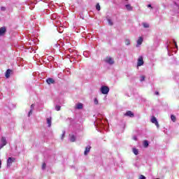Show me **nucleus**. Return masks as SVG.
Here are the masks:
<instances>
[{"instance_id": "f257e3e1", "label": "nucleus", "mask_w": 179, "mask_h": 179, "mask_svg": "<svg viewBox=\"0 0 179 179\" xmlns=\"http://www.w3.org/2000/svg\"><path fill=\"white\" fill-rule=\"evenodd\" d=\"M104 61L105 62H106V64H109V65H113L114 64V62H115L114 59L111 57H106Z\"/></svg>"}, {"instance_id": "f03ea898", "label": "nucleus", "mask_w": 179, "mask_h": 179, "mask_svg": "<svg viewBox=\"0 0 179 179\" xmlns=\"http://www.w3.org/2000/svg\"><path fill=\"white\" fill-rule=\"evenodd\" d=\"M15 162H16V158L8 157L7 160V166L10 167V166H11L13 163H15Z\"/></svg>"}, {"instance_id": "7ed1b4c3", "label": "nucleus", "mask_w": 179, "mask_h": 179, "mask_svg": "<svg viewBox=\"0 0 179 179\" xmlns=\"http://www.w3.org/2000/svg\"><path fill=\"white\" fill-rule=\"evenodd\" d=\"M151 122L152 124H155L157 127V128H159V122H157V119L155 116H152L151 117Z\"/></svg>"}, {"instance_id": "20e7f679", "label": "nucleus", "mask_w": 179, "mask_h": 179, "mask_svg": "<svg viewBox=\"0 0 179 179\" xmlns=\"http://www.w3.org/2000/svg\"><path fill=\"white\" fill-rule=\"evenodd\" d=\"M145 62H143V57L142 56L139 57L137 62V66H142Z\"/></svg>"}, {"instance_id": "39448f33", "label": "nucleus", "mask_w": 179, "mask_h": 179, "mask_svg": "<svg viewBox=\"0 0 179 179\" xmlns=\"http://www.w3.org/2000/svg\"><path fill=\"white\" fill-rule=\"evenodd\" d=\"M124 116L125 117H130V118H134V117H135V115L134 114V113H132V111L128 110L127 112H126L124 113Z\"/></svg>"}, {"instance_id": "423d86ee", "label": "nucleus", "mask_w": 179, "mask_h": 179, "mask_svg": "<svg viewBox=\"0 0 179 179\" xmlns=\"http://www.w3.org/2000/svg\"><path fill=\"white\" fill-rule=\"evenodd\" d=\"M6 138L5 137H1V145H0L1 149L3 148V146H6Z\"/></svg>"}, {"instance_id": "0eeeda50", "label": "nucleus", "mask_w": 179, "mask_h": 179, "mask_svg": "<svg viewBox=\"0 0 179 179\" xmlns=\"http://www.w3.org/2000/svg\"><path fill=\"white\" fill-rule=\"evenodd\" d=\"M46 83H48V85H54V83H55V80L48 78L46 79Z\"/></svg>"}, {"instance_id": "6e6552de", "label": "nucleus", "mask_w": 179, "mask_h": 179, "mask_svg": "<svg viewBox=\"0 0 179 179\" xmlns=\"http://www.w3.org/2000/svg\"><path fill=\"white\" fill-rule=\"evenodd\" d=\"M82 108H83V103H78L75 106L76 110H82Z\"/></svg>"}, {"instance_id": "1a4fd4ad", "label": "nucleus", "mask_w": 179, "mask_h": 179, "mask_svg": "<svg viewBox=\"0 0 179 179\" xmlns=\"http://www.w3.org/2000/svg\"><path fill=\"white\" fill-rule=\"evenodd\" d=\"M92 149V147L90 145H88L85 148V150L84 152L85 156H87V153L90 152V150Z\"/></svg>"}, {"instance_id": "9d476101", "label": "nucleus", "mask_w": 179, "mask_h": 179, "mask_svg": "<svg viewBox=\"0 0 179 179\" xmlns=\"http://www.w3.org/2000/svg\"><path fill=\"white\" fill-rule=\"evenodd\" d=\"M5 33H6V28L5 27L0 28V36H3Z\"/></svg>"}, {"instance_id": "9b49d317", "label": "nucleus", "mask_w": 179, "mask_h": 179, "mask_svg": "<svg viewBox=\"0 0 179 179\" xmlns=\"http://www.w3.org/2000/svg\"><path fill=\"white\" fill-rule=\"evenodd\" d=\"M12 72V70L11 69H7L6 72V74H5V76L6 78L8 79L9 78H10V73Z\"/></svg>"}, {"instance_id": "f8f14e48", "label": "nucleus", "mask_w": 179, "mask_h": 179, "mask_svg": "<svg viewBox=\"0 0 179 179\" xmlns=\"http://www.w3.org/2000/svg\"><path fill=\"white\" fill-rule=\"evenodd\" d=\"M125 7H126V9H127L129 11L134 10V7H132V6H131V4H127V5L125 6Z\"/></svg>"}, {"instance_id": "ddd939ff", "label": "nucleus", "mask_w": 179, "mask_h": 179, "mask_svg": "<svg viewBox=\"0 0 179 179\" xmlns=\"http://www.w3.org/2000/svg\"><path fill=\"white\" fill-rule=\"evenodd\" d=\"M142 43H143V38H142V37H139L138 38V41H137V44L138 45H141V44H142Z\"/></svg>"}, {"instance_id": "4468645a", "label": "nucleus", "mask_w": 179, "mask_h": 179, "mask_svg": "<svg viewBox=\"0 0 179 179\" xmlns=\"http://www.w3.org/2000/svg\"><path fill=\"white\" fill-rule=\"evenodd\" d=\"M132 150H133V153L134 154V155H136V156H138V153H139V151L138 150V149H136V148H133L132 149Z\"/></svg>"}, {"instance_id": "2eb2a0df", "label": "nucleus", "mask_w": 179, "mask_h": 179, "mask_svg": "<svg viewBox=\"0 0 179 179\" xmlns=\"http://www.w3.org/2000/svg\"><path fill=\"white\" fill-rule=\"evenodd\" d=\"M70 141L71 142H75L76 141V138L75 137L74 135L71 136Z\"/></svg>"}, {"instance_id": "dca6fc26", "label": "nucleus", "mask_w": 179, "mask_h": 179, "mask_svg": "<svg viewBox=\"0 0 179 179\" xmlns=\"http://www.w3.org/2000/svg\"><path fill=\"white\" fill-rule=\"evenodd\" d=\"M47 124H48V127H51V117L50 118H47Z\"/></svg>"}, {"instance_id": "f3484780", "label": "nucleus", "mask_w": 179, "mask_h": 179, "mask_svg": "<svg viewBox=\"0 0 179 179\" xmlns=\"http://www.w3.org/2000/svg\"><path fill=\"white\" fill-rule=\"evenodd\" d=\"M100 90H110V88L107 86H102Z\"/></svg>"}, {"instance_id": "a211bd4d", "label": "nucleus", "mask_w": 179, "mask_h": 179, "mask_svg": "<svg viewBox=\"0 0 179 179\" xmlns=\"http://www.w3.org/2000/svg\"><path fill=\"white\" fill-rule=\"evenodd\" d=\"M142 25L143 26V27H145V29H149V24L146 22H143Z\"/></svg>"}, {"instance_id": "6ab92c4d", "label": "nucleus", "mask_w": 179, "mask_h": 179, "mask_svg": "<svg viewBox=\"0 0 179 179\" xmlns=\"http://www.w3.org/2000/svg\"><path fill=\"white\" fill-rule=\"evenodd\" d=\"M143 146H144V148H148V146H149V142H148V141H144Z\"/></svg>"}, {"instance_id": "aec40b11", "label": "nucleus", "mask_w": 179, "mask_h": 179, "mask_svg": "<svg viewBox=\"0 0 179 179\" xmlns=\"http://www.w3.org/2000/svg\"><path fill=\"white\" fill-rule=\"evenodd\" d=\"M171 121H173V122H176V117L174 116V115H171Z\"/></svg>"}, {"instance_id": "412c9836", "label": "nucleus", "mask_w": 179, "mask_h": 179, "mask_svg": "<svg viewBox=\"0 0 179 179\" xmlns=\"http://www.w3.org/2000/svg\"><path fill=\"white\" fill-rule=\"evenodd\" d=\"M126 45H129L131 44V41L129 39H125Z\"/></svg>"}, {"instance_id": "4be33fe9", "label": "nucleus", "mask_w": 179, "mask_h": 179, "mask_svg": "<svg viewBox=\"0 0 179 179\" xmlns=\"http://www.w3.org/2000/svg\"><path fill=\"white\" fill-rule=\"evenodd\" d=\"M102 94H108V92H110L109 90H101V91Z\"/></svg>"}, {"instance_id": "5701e85b", "label": "nucleus", "mask_w": 179, "mask_h": 179, "mask_svg": "<svg viewBox=\"0 0 179 179\" xmlns=\"http://www.w3.org/2000/svg\"><path fill=\"white\" fill-rule=\"evenodd\" d=\"M55 110L56 111H59L61 110V106L56 105Z\"/></svg>"}, {"instance_id": "b1692460", "label": "nucleus", "mask_w": 179, "mask_h": 179, "mask_svg": "<svg viewBox=\"0 0 179 179\" xmlns=\"http://www.w3.org/2000/svg\"><path fill=\"white\" fill-rule=\"evenodd\" d=\"M108 24H110V26H113V21H111V20H110V19L108 20Z\"/></svg>"}, {"instance_id": "393cba45", "label": "nucleus", "mask_w": 179, "mask_h": 179, "mask_svg": "<svg viewBox=\"0 0 179 179\" xmlns=\"http://www.w3.org/2000/svg\"><path fill=\"white\" fill-rule=\"evenodd\" d=\"M96 10H100V4L97 3L96 6Z\"/></svg>"}, {"instance_id": "a878e982", "label": "nucleus", "mask_w": 179, "mask_h": 179, "mask_svg": "<svg viewBox=\"0 0 179 179\" xmlns=\"http://www.w3.org/2000/svg\"><path fill=\"white\" fill-rule=\"evenodd\" d=\"M94 104H96V105L99 104V101L97 100V98H95V99H94Z\"/></svg>"}, {"instance_id": "bb28decb", "label": "nucleus", "mask_w": 179, "mask_h": 179, "mask_svg": "<svg viewBox=\"0 0 179 179\" xmlns=\"http://www.w3.org/2000/svg\"><path fill=\"white\" fill-rule=\"evenodd\" d=\"M145 80V76H141V82H143Z\"/></svg>"}, {"instance_id": "cd10ccee", "label": "nucleus", "mask_w": 179, "mask_h": 179, "mask_svg": "<svg viewBox=\"0 0 179 179\" xmlns=\"http://www.w3.org/2000/svg\"><path fill=\"white\" fill-rule=\"evenodd\" d=\"M33 114V109H31L29 112V117H30Z\"/></svg>"}, {"instance_id": "c85d7f7f", "label": "nucleus", "mask_w": 179, "mask_h": 179, "mask_svg": "<svg viewBox=\"0 0 179 179\" xmlns=\"http://www.w3.org/2000/svg\"><path fill=\"white\" fill-rule=\"evenodd\" d=\"M46 166H47V164H45V163H43V164H42V169H43V170H44V169H45Z\"/></svg>"}, {"instance_id": "c756f323", "label": "nucleus", "mask_w": 179, "mask_h": 179, "mask_svg": "<svg viewBox=\"0 0 179 179\" xmlns=\"http://www.w3.org/2000/svg\"><path fill=\"white\" fill-rule=\"evenodd\" d=\"M133 139H134V141H138V138L136 137V136H134L133 137Z\"/></svg>"}, {"instance_id": "7c9ffc66", "label": "nucleus", "mask_w": 179, "mask_h": 179, "mask_svg": "<svg viewBox=\"0 0 179 179\" xmlns=\"http://www.w3.org/2000/svg\"><path fill=\"white\" fill-rule=\"evenodd\" d=\"M33 108H34V104H31V110H33Z\"/></svg>"}, {"instance_id": "2f4dec72", "label": "nucleus", "mask_w": 179, "mask_h": 179, "mask_svg": "<svg viewBox=\"0 0 179 179\" xmlns=\"http://www.w3.org/2000/svg\"><path fill=\"white\" fill-rule=\"evenodd\" d=\"M6 8H5V7H1V10H6Z\"/></svg>"}, {"instance_id": "473e14b6", "label": "nucleus", "mask_w": 179, "mask_h": 179, "mask_svg": "<svg viewBox=\"0 0 179 179\" xmlns=\"http://www.w3.org/2000/svg\"><path fill=\"white\" fill-rule=\"evenodd\" d=\"M148 8H152V5L148 4Z\"/></svg>"}, {"instance_id": "72a5a7b5", "label": "nucleus", "mask_w": 179, "mask_h": 179, "mask_svg": "<svg viewBox=\"0 0 179 179\" xmlns=\"http://www.w3.org/2000/svg\"><path fill=\"white\" fill-rule=\"evenodd\" d=\"M175 45L176 47V48H178V46L177 45V43L175 42Z\"/></svg>"}, {"instance_id": "f704fd0d", "label": "nucleus", "mask_w": 179, "mask_h": 179, "mask_svg": "<svg viewBox=\"0 0 179 179\" xmlns=\"http://www.w3.org/2000/svg\"><path fill=\"white\" fill-rule=\"evenodd\" d=\"M155 94H157V96H158V94H159V92H155Z\"/></svg>"}, {"instance_id": "c9c22d12", "label": "nucleus", "mask_w": 179, "mask_h": 179, "mask_svg": "<svg viewBox=\"0 0 179 179\" xmlns=\"http://www.w3.org/2000/svg\"><path fill=\"white\" fill-rule=\"evenodd\" d=\"M64 136H65V133H64V134H62V138H64Z\"/></svg>"}, {"instance_id": "e433bc0d", "label": "nucleus", "mask_w": 179, "mask_h": 179, "mask_svg": "<svg viewBox=\"0 0 179 179\" xmlns=\"http://www.w3.org/2000/svg\"><path fill=\"white\" fill-rule=\"evenodd\" d=\"M126 1H128V0H126Z\"/></svg>"}]
</instances>
